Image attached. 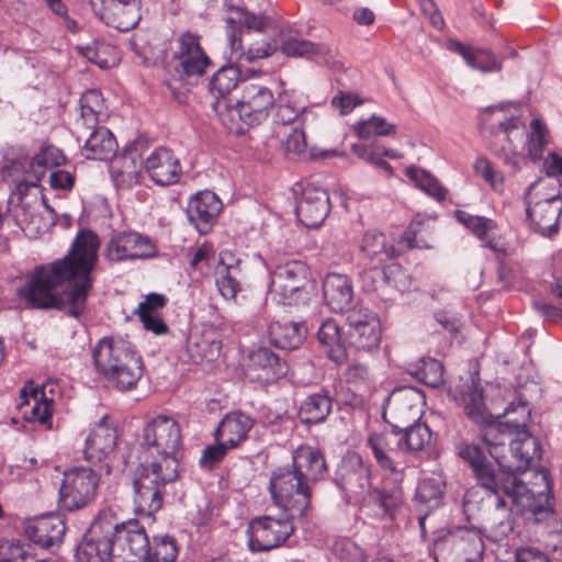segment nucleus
<instances>
[{"mask_svg":"<svg viewBox=\"0 0 562 562\" xmlns=\"http://www.w3.org/2000/svg\"><path fill=\"white\" fill-rule=\"evenodd\" d=\"M99 238L91 231L76 237L68 255L48 267H38L18 290L27 307L63 310L79 317L92 289L91 272L98 260Z\"/></svg>","mask_w":562,"mask_h":562,"instance_id":"nucleus-1","label":"nucleus"},{"mask_svg":"<svg viewBox=\"0 0 562 562\" xmlns=\"http://www.w3.org/2000/svg\"><path fill=\"white\" fill-rule=\"evenodd\" d=\"M327 465L321 451L302 446L293 453V468L281 469L270 480V491L277 506L294 516H305L311 507L310 484L318 481Z\"/></svg>","mask_w":562,"mask_h":562,"instance_id":"nucleus-2","label":"nucleus"},{"mask_svg":"<svg viewBox=\"0 0 562 562\" xmlns=\"http://www.w3.org/2000/svg\"><path fill=\"white\" fill-rule=\"evenodd\" d=\"M453 392L454 398L463 405L467 416L481 427V437L488 447L490 454L493 451L505 453V446L510 443L515 434L514 424L519 422V417L506 422L493 418L486 409L477 372H468L465 378H460Z\"/></svg>","mask_w":562,"mask_h":562,"instance_id":"nucleus-3","label":"nucleus"},{"mask_svg":"<svg viewBox=\"0 0 562 562\" xmlns=\"http://www.w3.org/2000/svg\"><path fill=\"white\" fill-rule=\"evenodd\" d=\"M92 358L97 372L123 392L135 389L144 372L143 359L135 347L120 338H101Z\"/></svg>","mask_w":562,"mask_h":562,"instance_id":"nucleus-4","label":"nucleus"},{"mask_svg":"<svg viewBox=\"0 0 562 562\" xmlns=\"http://www.w3.org/2000/svg\"><path fill=\"white\" fill-rule=\"evenodd\" d=\"M526 213L531 228L541 236L551 237L559 231L562 196L558 181L539 179L526 193Z\"/></svg>","mask_w":562,"mask_h":562,"instance_id":"nucleus-5","label":"nucleus"},{"mask_svg":"<svg viewBox=\"0 0 562 562\" xmlns=\"http://www.w3.org/2000/svg\"><path fill=\"white\" fill-rule=\"evenodd\" d=\"M177 477L175 468L166 470L162 463H142L133 481L135 513L151 517L161 509L167 482Z\"/></svg>","mask_w":562,"mask_h":562,"instance_id":"nucleus-6","label":"nucleus"},{"mask_svg":"<svg viewBox=\"0 0 562 562\" xmlns=\"http://www.w3.org/2000/svg\"><path fill=\"white\" fill-rule=\"evenodd\" d=\"M116 517L111 510H102L77 547L78 562H114Z\"/></svg>","mask_w":562,"mask_h":562,"instance_id":"nucleus-7","label":"nucleus"},{"mask_svg":"<svg viewBox=\"0 0 562 562\" xmlns=\"http://www.w3.org/2000/svg\"><path fill=\"white\" fill-rule=\"evenodd\" d=\"M484 551L482 538L469 529L439 530L432 540L437 562H481Z\"/></svg>","mask_w":562,"mask_h":562,"instance_id":"nucleus-8","label":"nucleus"},{"mask_svg":"<svg viewBox=\"0 0 562 562\" xmlns=\"http://www.w3.org/2000/svg\"><path fill=\"white\" fill-rule=\"evenodd\" d=\"M274 105L276 99L270 88L258 82L241 81L240 98L232 105V121L226 125L232 130L236 116L249 126L259 125L268 119Z\"/></svg>","mask_w":562,"mask_h":562,"instance_id":"nucleus-9","label":"nucleus"},{"mask_svg":"<svg viewBox=\"0 0 562 562\" xmlns=\"http://www.w3.org/2000/svg\"><path fill=\"white\" fill-rule=\"evenodd\" d=\"M286 515L281 518L262 516L252 519L248 526V547L251 552H268L281 547L294 532L295 518L290 510L283 508Z\"/></svg>","mask_w":562,"mask_h":562,"instance_id":"nucleus-10","label":"nucleus"},{"mask_svg":"<svg viewBox=\"0 0 562 562\" xmlns=\"http://www.w3.org/2000/svg\"><path fill=\"white\" fill-rule=\"evenodd\" d=\"M144 443L161 457L166 470L177 471V454L181 446V430L178 423L165 415L153 418L144 428Z\"/></svg>","mask_w":562,"mask_h":562,"instance_id":"nucleus-11","label":"nucleus"},{"mask_svg":"<svg viewBox=\"0 0 562 562\" xmlns=\"http://www.w3.org/2000/svg\"><path fill=\"white\" fill-rule=\"evenodd\" d=\"M307 274V266L301 260L279 262L270 273V292L284 305L297 304L304 299Z\"/></svg>","mask_w":562,"mask_h":562,"instance_id":"nucleus-12","label":"nucleus"},{"mask_svg":"<svg viewBox=\"0 0 562 562\" xmlns=\"http://www.w3.org/2000/svg\"><path fill=\"white\" fill-rule=\"evenodd\" d=\"M99 480L91 468L76 467L66 471L59 488L60 506L70 512L88 506L97 495Z\"/></svg>","mask_w":562,"mask_h":562,"instance_id":"nucleus-13","label":"nucleus"},{"mask_svg":"<svg viewBox=\"0 0 562 562\" xmlns=\"http://www.w3.org/2000/svg\"><path fill=\"white\" fill-rule=\"evenodd\" d=\"M495 464L487 462L474 474L480 486L491 492L493 495L503 493L507 496H515L520 493L521 483L516 477L519 472L514 462L505 453L498 451L492 452Z\"/></svg>","mask_w":562,"mask_h":562,"instance_id":"nucleus-14","label":"nucleus"},{"mask_svg":"<svg viewBox=\"0 0 562 562\" xmlns=\"http://www.w3.org/2000/svg\"><path fill=\"white\" fill-rule=\"evenodd\" d=\"M495 464L487 462L474 474L480 486L491 492L493 495L503 493L507 496H515L520 493L521 483L516 477L519 472L514 462L505 453L498 451L492 452Z\"/></svg>","mask_w":562,"mask_h":562,"instance_id":"nucleus-15","label":"nucleus"},{"mask_svg":"<svg viewBox=\"0 0 562 562\" xmlns=\"http://www.w3.org/2000/svg\"><path fill=\"white\" fill-rule=\"evenodd\" d=\"M518 411L519 422L514 424V436L510 439L508 452L514 467L520 472L525 471L532 460L541 458V448L537 438H535L527 429L526 422L530 416V411L525 402H519L517 407L512 403L505 411V415H509Z\"/></svg>","mask_w":562,"mask_h":562,"instance_id":"nucleus-16","label":"nucleus"},{"mask_svg":"<svg viewBox=\"0 0 562 562\" xmlns=\"http://www.w3.org/2000/svg\"><path fill=\"white\" fill-rule=\"evenodd\" d=\"M423 402L422 392L415 387L395 390L384 406L383 418L394 431L412 427L422 417Z\"/></svg>","mask_w":562,"mask_h":562,"instance_id":"nucleus-17","label":"nucleus"},{"mask_svg":"<svg viewBox=\"0 0 562 562\" xmlns=\"http://www.w3.org/2000/svg\"><path fill=\"white\" fill-rule=\"evenodd\" d=\"M150 540L137 520H116L114 562L144 561Z\"/></svg>","mask_w":562,"mask_h":562,"instance_id":"nucleus-18","label":"nucleus"},{"mask_svg":"<svg viewBox=\"0 0 562 562\" xmlns=\"http://www.w3.org/2000/svg\"><path fill=\"white\" fill-rule=\"evenodd\" d=\"M94 14L120 32L134 29L140 20L142 0H91Z\"/></svg>","mask_w":562,"mask_h":562,"instance_id":"nucleus-19","label":"nucleus"},{"mask_svg":"<svg viewBox=\"0 0 562 562\" xmlns=\"http://www.w3.org/2000/svg\"><path fill=\"white\" fill-rule=\"evenodd\" d=\"M336 483L345 493L348 503L358 504L371 490L370 469L358 454L350 456L340 463Z\"/></svg>","mask_w":562,"mask_h":562,"instance_id":"nucleus-20","label":"nucleus"},{"mask_svg":"<svg viewBox=\"0 0 562 562\" xmlns=\"http://www.w3.org/2000/svg\"><path fill=\"white\" fill-rule=\"evenodd\" d=\"M347 335L350 345L361 350H372L381 341V325L378 316L364 307L347 312Z\"/></svg>","mask_w":562,"mask_h":562,"instance_id":"nucleus-21","label":"nucleus"},{"mask_svg":"<svg viewBox=\"0 0 562 562\" xmlns=\"http://www.w3.org/2000/svg\"><path fill=\"white\" fill-rule=\"evenodd\" d=\"M155 254V246L148 237L138 233H121L110 239L104 257L111 262L148 258Z\"/></svg>","mask_w":562,"mask_h":562,"instance_id":"nucleus-22","label":"nucleus"},{"mask_svg":"<svg viewBox=\"0 0 562 562\" xmlns=\"http://www.w3.org/2000/svg\"><path fill=\"white\" fill-rule=\"evenodd\" d=\"M241 83L240 71L234 66H223L211 78L209 90L215 101L212 104L213 111L223 124L232 121V103L228 94Z\"/></svg>","mask_w":562,"mask_h":562,"instance_id":"nucleus-23","label":"nucleus"},{"mask_svg":"<svg viewBox=\"0 0 562 562\" xmlns=\"http://www.w3.org/2000/svg\"><path fill=\"white\" fill-rule=\"evenodd\" d=\"M117 438V425L115 420L104 415L93 427L86 440V460L91 463L106 460L114 453Z\"/></svg>","mask_w":562,"mask_h":562,"instance_id":"nucleus-24","label":"nucleus"},{"mask_svg":"<svg viewBox=\"0 0 562 562\" xmlns=\"http://www.w3.org/2000/svg\"><path fill=\"white\" fill-rule=\"evenodd\" d=\"M175 58L179 61L181 75L187 78L202 76L210 66V58L204 53L198 35L184 32L178 38Z\"/></svg>","mask_w":562,"mask_h":562,"instance_id":"nucleus-25","label":"nucleus"},{"mask_svg":"<svg viewBox=\"0 0 562 562\" xmlns=\"http://www.w3.org/2000/svg\"><path fill=\"white\" fill-rule=\"evenodd\" d=\"M330 210L328 193L319 188L307 186L297 200L295 213L306 227H318Z\"/></svg>","mask_w":562,"mask_h":562,"instance_id":"nucleus-26","label":"nucleus"},{"mask_svg":"<svg viewBox=\"0 0 562 562\" xmlns=\"http://www.w3.org/2000/svg\"><path fill=\"white\" fill-rule=\"evenodd\" d=\"M368 443L374 454L378 464L385 471L395 475V481L402 480V471L398 469V461L402 451V439L394 430L390 435L373 434L369 437Z\"/></svg>","mask_w":562,"mask_h":562,"instance_id":"nucleus-27","label":"nucleus"},{"mask_svg":"<svg viewBox=\"0 0 562 562\" xmlns=\"http://www.w3.org/2000/svg\"><path fill=\"white\" fill-rule=\"evenodd\" d=\"M145 170L159 186H170L179 181L181 166L173 153L165 147L153 151L145 161Z\"/></svg>","mask_w":562,"mask_h":562,"instance_id":"nucleus-28","label":"nucleus"},{"mask_svg":"<svg viewBox=\"0 0 562 562\" xmlns=\"http://www.w3.org/2000/svg\"><path fill=\"white\" fill-rule=\"evenodd\" d=\"M221 210V200L215 193L206 190L191 198L187 206V215L196 229L204 234L214 223Z\"/></svg>","mask_w":562,"mask_h":562,"instance_id":"nucleus-29","label":"nucleus"},{"mask_svg":"<svg viewBox=\"0 0 562 562\" xmlns=\"http://www.w3.org/2000/svg\"><path fill=\"white\" fill-rule=\"evenodd\" d=\"M403 492L401 486L395 485L392 488H371L359 503L361 509L376 518H392V512L402 504Z\"/></svg>","mask_w":562,"mask_h":562,"instance_id":"nucleus-30","label":"nucleus"},{"mask_svg":"<svg viewBox=\"0 0 562 562\" xmlns=\"http://www.w3.org/2000/svg\"><path fill=\"white\" fill-rule=\"evenodd\" d=\"M66 531L63 519L56 515L42 516L31 521L25 532L31 541L42 548L59 544Z\"/></svg>","mask_w":562,"mask_h":562,"instance_id":"nucleus-31","label":"nucleus"},{"mask_svg":"<svg viewBox=\"0 0 562 562\" xmlns=\"http://www.w3.org/2000/svg\"><path fill=\"white\" fill-rule=\"evenodd\" d=\"M285 373V363L268 348H259L250 355L248 375L257 381L269 383Z\"/></svg>","mask_w":562,"mask_h":562,"instance_id":"nucleus-32","label":"nucleus"},{"mask_svg":"<svg viewBox=\"0 0 562 562\" xmlns=\"http://www.w3.org/2000/svg\"><path fill=\"white\" fill-rule=\"evenodd\" d=\"M323 293L326 304L333 312L347 315V312L353 310L351 308L353 291L346 276L328 274L324 280Z\"/></svg>","mask_w":562,"mask_h":562,"instance_id":"nucleus-33","label":"nucleus"},{"mask_svg":"<svg viewBox=\"0 0 562 562\" xmlns=\"http://www.w3.org/2000/svg\"><path fill=\"white\" fill-rule=\"evenodd\" d=\"M168 299L164 294L149 293L139 303L134 314L139 317L145 329L153 331L155 335L168 333V326L160 316V312L165 308Z\"/></svg>","mask_w":562,"mask_h":562,"instance_id":"nucleus-34","label":"nucleus"},{"mask_svg":"<svg viewBox=\"0 0 562 562\" xmlns=\"http://www.w3.org/2000/svg\"><path fill=\"white\" fill-rule=\"evenodd\" d=\"M279 42L282 53L291 57L326 60V57L330 55V48L327 45L303 40L292 32L281 31Z\"/></svg>","mask_w":562,"mask_h":562,"instance_id":"nucleus-35","label":"nucleus"},{"mask_svg":"<svg viewBox=\"0 0 562 562\" xmlns=\"http://www.w3.org/2000/svg\"><path fill=\"white\" fill-rule=\"evenodd\" d=\"M448 47L461 55L470 67L482 72H498L503 68L502 60L490 49L470 47L458 41H450Z\"/></svg>","mask_w":562,"mask_h":562,"instance_id":"nucleus-36","label":"nucleus"},{"mask_svg":"<svg viewBox=\"0 0 562 562\" xmlns=\"http://www.w3.org/2000/svg\"><path fill=\"white\" fill-rule=\"evenodd\" d=\"M187 351L195 363L203 360L212 361L220 355L221 342L212 330L193 329L187 338Z\"/></svg>","mask_w":562,"mask_h":562,"instance_id":"nucleus-37","label":"nucleus"},{"mask_svg":"<svg viewBox=\"0 0 562 562\" xmlns=\"http://www.w3.org/2000/svg\"><path fill=\"white\" fill-rule=\"evenodd\" d=\"M270 342L281 349H296L303 342L306 329L303 325L288 321H273L268 330Z\"/></svg>","mask_w":562,"mask_h":562,"instance_id":"nucleus-38","label":"nucleus"},{"mask_svg":"<svg viewBox=\"0 0 562 562\" xmlns=\"http://www.w3.org/2000/svg\"><path fill=\"white\" fill-rule=\"evenodd\" d=\"M252 425L254 420L249 415L241 412H233L227 414L221 422L216 430V438L226 442L229 448H234L246 438Z\"/></svg>","mask_w":562,"mask_h":562,"instance_id":"nucleus-39","label":"nucleus"},{"mask_svg":"<svg viewBox=\"0 0 562 562\" xmlns=\"http://www.w3.org/2000/svg\"><path fill=\"white\" fill-rule=\"evenodd\" d=\"M21 400L19 408L23 409L27 419L45 424L50 418V402L44 398L43 390L32 382L21 390Z\"/></svg>","mask_w":562,"mask_h":562,"instance_id":"nucleus-40","label":"nucleus"},{"mask_svg":"<svg viewBox=\"0 0 562 562\" xmlns=\"http://www.w3.org/2000/svg\"><path fill=\"white\" fill-rule=\"evenodd\" d=\"M228 43L231 48V58L246 63H254L259 58L269 57L278 49V43L276 40L272 42H256L246 49L240 36L236 34L235 30L228 33Z\"/></svg>","mask_w":562,"mask_h":562,"instance_id":"nucleus-41","label":"nucleus"},{"mask_svg":"<svg viewBox=\"0 0 562 562\" xmlns=\"http://www.w3.org/2000/svg\"><path fill=\"white\" fill-rule=\"evenodd\" d=\"M518 120L515 117H510L507 121L501 122L498 127L501 133L495 135L496 142L506 140L507 145L498 146L496 143L492 145L493 153L503 158L506 164H509L514 167L515 170L519 168L518 161L516 160L517 155V146L514 144V138H522V133L515 131L517 130Z\"/></svg>","mask_w":562,"mask_h":562,"instance_id":"nucleus-42","label":"nucleus"},{"mask_svg":"<svg viewBox=\"0 0 562 562\" xmlns=\"http://www.w3.org/2000/svg\"><path fill=\"white\" fill-rule=\"evenodd\" d=\"M117 143L105 127L97 128L86 140L83 153L88 159L108 160L115 156Z\"/></svg>","mask_w":562,"mask_h":562,"instance_id":"nucleus-43","label":"nucleus"},{"mask_svg":"<svg viewBox=\"0 0 562 562\" xmlns=\"http://www.w3.org/2000/svg\"><path fill=\"white\" fill-rule=\"evenodd\" d=\"M317 336L331 361L340 364L347 360V348L341 340L340 329L335 321L328 319L324 322Z\"/></svg>","mask_w":562,"mask_h":562,"instance_id":"nucleus-44","label":"nucleus"},{"mask_svg":"<svg viewBox=\"0 0 562 562\" xmlns=\"http://www.w3.org/2000/svg\"><path fill=\"white\" fill-rule=\"evenodd\" d=\"M333 407L328 393L312 394L301 404L299 418L306 425L318 424L326 419Z\"/></svg>","mask_w":562,"mask_h":562,"instance_id":"nucleus-45","label":"nucleus"},{"mask_svg":"<svg viewBox=\"0 0 562 562\" xmlns=\"http://www.w3.org/2000/svg\"><path fill=\"white\" fill-rule=\"evenodd\" d=\"M65 156L58 148L53 146L43 148L29 162V167L32 169L34 176V181H23L20 184V190H22L23 186L26 188L36 187L37 182L45 175L47 167L60 166L65 162Z\"/></svg>","mask_w":562,"mask_h":562,"instance_id":"nucleus-46","label":"nucleus"},{"mask_svg":"<svg viewBox=\"0 0 562 562\" xmlns=\"http://www.w3.org/2000/svg\"><path fill=\"white\" fill-rule=\"evenodd\" d=\"M142 162L132 155L117 157L111 165L112 178L119 188H131L138 183Z\"/></svg>","mask_w":562,"mask_h":562,"instance_id":"nucleus-47","label":"nucleus"},{"mask_svg":"<svg viewBox=\"0 0 562 562\" xmlns=\"http://www.w3.org/2000/svg\"><path fill=\"white\" fill-rule=\"evenodd\" d=\"M361 249L367 257L376 260L379 263H384L398 256L395 247L387 245L385 236L374 231L364 234Z\"/></svg>","mask_w":562,"mask_h":562,"instance_id":"nucleus-48","label":"nucleus"},{"mask_svg":"<svg viewBox=\"0 0 562 562\" xmlns=\"http://www.w3.org/2000/svg\"><path fill=\"white\" fill-rule=\"evenodd\" d=\"M178 551V544L173 537L169 535L154 536L143 562H176Z\"/></svg>","mask_w":562,"mask_h":562,"instance_id":"nucleus-49","label":"nucleus"},{"mask_svg":"<svg viewBox=\"0 0 562 562\" xmlns=\"http://www.w3.org/2000/svg\"><path fill=\"white\" fill-rule=\"evenodd\" d=\"M229 12L231 15L225 19L227 34L235 30L236 34L240 36L241 26L260 32L268 25V19L265 15L249 13L244 8L232 7Z\"/></svg>","mask_w":562,"mask_h":562,"instance_id":"nucleus-50","label":"nucleus"},{"mask_svg":"<svg viewBox=\"0 0 562 562\" xmlns=\"http://www.w3.org/2000/svg\"><path fill=\"white\" fill-rule=\"evenodd\" d=\"M405 451H420L430 443L431 431L426 424L417 422L412 427L395 430Z\"/></svg>","mask_w":562,"mask_h":562,"instance_id":"nucleus-51","label":"nucleus"},{"mask_svg":"<svg viewBox=\"0 0 562 562\" xmlns=\"http://www.w3.org/2000/svg\"><path fill=\"white\" fill-rule=\"evenodd\" d=\"M355 133L362 139L378 136H389L396 133V125L389 123L384 117L372 115L368 120L353 126Z\"/></svg>","mask_w":562,"mask_h":562,"instance_id":"nucleus-52","label":"nucleus"},{"mask_svg":"<svg viewBox=\"0 0 562 562\" xmlns=\"http://www.w3.org/2000/svg\"><path fill=\"white\" fill-rule=\"evenodd\" d=\"M406 175L416 183L420 190L426 192L428 195L435 198L438 201L445 200L447 190L432 175L426 170L412 166L406 169Z\"/></svg>","mask_w":562,"mask_h":562,"instance_id":"nucleus-53","label":"nucleus"},{"mask_svg":"<svg viewBox=\"0 0 562 562\" xmlns=\"http://www.w3.org/2000/svg\"><path fill=\"white\" fill-rule=\"evenodd\" d=\"M235 270L223 262H220L215 270L217 290L226 300H235L240 291V283L234 274Z\"/></svg>","mask_w":562,"mask_h":562,"instance_id":"nucleus-54","label":"nucleus"},{"mask_svg":"<svg viewBox=\"0 0 562 562\" xmlns=\"http://www.w3.org/2000/svg\"><path fill=\"white\" fill-rule=\"evenodd\" d=\"M454 214L460 223L482 240L487 239L497 227L496 223L487 217L471 215L462 210H457Z\"/></svg>","mask_w":562,"mask_h":562,"instance_id":"nucleus-55","label":"nucleus"},{"mask_svg":"<svg viewBox=\"0 0 562 562\" xmlns=\"http://www.w3.org/2000/svg\"><path fill=\"white\" fill-rule=\"evenodd\" d=\"M415 376L430 387H438L443 383V366L440 361L429 358L422 359L420 366L414 371Z\"/></svg>","mask_w":562,"mask_h":562,"instance_id":"nucleus-56","label":"nucleus"},{"mask_svg":"<svg viewBox=\"0 0 562 562\" xmlns=\"http://www.w3.org/2000/svg\"><path fill=\"white\" fill-rule=\"evenodd\" d=\"M29 162L30 161L23 162L14 160L1 168L2 179H11L13 182H15L16 188L21 194L25 193L29 190V188L23 186L22 190H20V184L25 180L34 181V176L32 169L29 167Z\"/></svg>","mask_w":562,"mask_h":562,"instance_id":"nucleus-57","label":"nucleus"},{"mask_svg":"<svg viewBox=\"0 0 562 562\" xmlns=\"http://www.w3.org/2000/svg\"><path fill=\"white\" fill-rule=\"evenodd\" d=\"M531 132L528 134V153L532 160L540 159L547 145L548 130L539 120L533 119L530 123Z\"/></svg>","mask_w":562,"mask_h":562,"instance_id":"nucleus-58","label":"nucleus"},{"mask_svg":"<svg viewBox=\"0 0 562 562\" xmlns=\"http://www.w3.org/2000/svg\"><path fill=\"white\" fill-rule=\"evenodd\" d=\"M551 295L559 302V306L547 303L544 301H537L533 303L535 308L548 321L560 322L562 321V283L557 282L551 286Z\"/></svg>","mask_w":562,"mask_h":562,"instance_id":"nucleus-59","label":"nucleus"},{"mask_svg":"<svg viewBox=\"0 0 562 562\" xmlns=\"http://www.w3.org/2000/svg\"><path fill=\"white\" fill-rule=\"evenodd\" d=\"M286 157L301 158L306 155V139L303 130L294 128L281 143Z\"/></svg>","mask_w":562,"mask_h":562,"instance_id":"nucleus-60","label":"nucleus"},{"mask_svg":"<svg viewBox=\"0 0 562 562\" xmlns=\"http://www.w3.org/2000/svg\"><path fill=\"white\" fill-rule=\"evenodd\" d=\"M416 498L429 507H436L442 498V487L434 480H425L417 487Z\"/></svg>","mask_w":562,"mask_h":562,"instance_id":"nucleus-61","label":"nucleus"},{"mask_svg":"<svg viewBox=\"0 0 562 562\" xmlns=\"http://www.w3.org/2000/svg\"><path fill=\"white\" fill-rule=\"evenodd\" d=\"M360 277L362 288L367 292H376L389 282L385 270L379 266L364 270Z\"/></svg>","mask_w":562,"mask_h":562,"instance_id":"nucleus-62","label":"nucleus"},{"mask_svg":"<svg viewBox=\"0 0 562 562\" xmlns=\"http://www.w3.org/2000/svg\"><path fill=\"white\" fill-rule=\"evenodd\" d=\"M515 518L513 514L498 515L493 513L490 517L491 530L497 540L508 537L514 530Z\"/></svg>","mask_w":562,"mask_h":562,"instance_id":"nucleus-63","label":"nucleus"},{"mask_svg":"<svg viewBox=\"0 0 562 562\" xmlns=\"http://www.w3.org/2000/svg\"><path fill=\"white\" fill-rule=\"evenodd\" d=\"M459 456L467 461L471 468L473 473L475 474L480 468L485 465L488 460L483 454V451L480 447L475 445L461 443L459 446Z\"/></svg>","mask_w":562,"mask_h":562,"instance_id":"nucleus-64","label":"nucleus"}]
</instances>
